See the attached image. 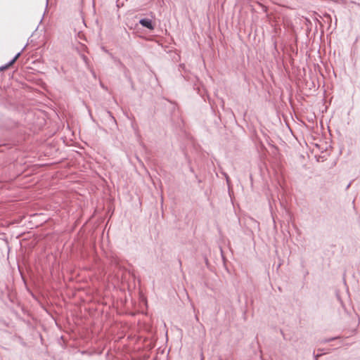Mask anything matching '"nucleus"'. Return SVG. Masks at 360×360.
<instances>
[{
	"label": "nucleus",
	"mask_w": 360,
	"mask_h": 360,
	"mask_svg": "<svg viewBox=\"0 0 360 360\" xmlns=\"http://www.w3.org/2000/svg\"><path fill=\"white\" fill-rule=\"evenodd\" d=\"M15 63L13 62V60H11L8 63H6L5 65L6 66L7 68H8L9 67H11V65H13Z\"/></svg>",
	"instance_id": "nucleus-4"
},
{
	"label": "nucleus",
	"mask_w": 360,
	"mask_h": 360,
	"mask_svg": "<svg viewBox=\"0 0 360 360\" xmlns=\"http://www.w3.org/2000/svg\"><path fill=\"white\" fill-rule=\"evenodd\" d=\"M322 354H323L322 353H321V354H315L314 353V358L315 359L318 360V358H319V357H320V356H322Z\"/></svg>",
	"instance_id": "nucleus-5"
},
{
	"label": "nucleus",
	"mask_w": 360,
	"mask_h": 360,
	"mask_svg": "<svg viewBox=\"0 0 360 360\" xmlns=\"http://www.w3.org/2000/svg\"><path fill=\"white\" fill-rule=\"evenodd\" d=\"M91 72L92 75L94 76V77H96V74H95L94 71L91 70Z\"/></svg>",
	"instance_id": "nucleus-7"
},
{
	"label": "nucleus",
	"mask_w": 360,
	"mask_h": 360,
	"mask_svg": "<svg viewBox=\"0 0 360 360\" xmlns=\"http://www.w3.org/2000/svg\"><path fill=\"white\" fill-rule=\"evenodd\" d=\"M319 350L321 352H323V349H319Z\"/></svg>",
	"instance_id": "nucleus-11"
},
{
	"label": "nucleus",
	"mask_w": 360,
	"mask_h": 360,
	"mask_svg": "<svg viewBox=\"0 0 360 360\" xmlns=\"http://www.w3.org/2000/svg\"><path fill=\"white\" fill-rule=\"evenodd\" d=\"M8 69L6 65H2L0 67V71Z\"/></svg>",
	"instance_id": "nucleus-6"
},
{
	"label": "nucleus",
	"mask_w": 360,
	"mask_h": 360,
	"mask_svg": "<svg viewBox=\"0 0 360 360\" xmlns=\"http://www.w3.org/2000/svg\"><path fill=\"white\" fill-rule=\"evenodd\" d=\"M340 337H333V338H325V339H323V340H321V343H327V342H329L330 341L337 340Z\"/></svg>",
	"instance_id": "nucleus-2"
},
{
	"label": "nucleus",
	"mask_w": 360,
	"mask_h": 360,
	"mask_svg": "<svg viewBox=\"0 0 360 360\" xmlns=\"http://www.w3.org/2000/svg\"><path fill=\"white\" fill-rule=\"evenodd\" d=\"M326 17H327V18H328L330 20H331V17H330V15L327 14V15H326Z\"/></svg>",
	"instance_id": "nucleus-8"
},
{
	"label": "nucleus",
	"mask_w": 360,
	"mask_h": 360,
	"mask_svg": "<svg viewBox=\"0 0 360 360\" xmlns=\"http://www.w3.org/2000/svg\"><path fill=\"white\" fill-rule=\"evenodd\" d=\"M225 176H226V181L229 182V176L226 174L225 175Z\"/></svg>",
	"instance_id": "nucleus-9"
},
{
	"label": "nucleus",
	"mask_w": 360,
	"mask_h": 360,
	"mask_svg": "<svg viewBox=\"0 0 360 360\" xmlns=\"http://www.w3.org/2000/svg\"><path fill=\"white\" fill-rule=\"evenodd\" d=\"M351 184L349 183L347 186V188H348L349 186H350Z\"/></svg>",
	"instance_id": "nucleus-10"
},
{
	"label": "nucleus",
	"mask_w": 360,
	"mask_h": 360,
	"mask_svg": "<svg viewBox=\"0 0 360 360\" xmlns=\"http://www.w3.org/2000/svg\"><path fill=\"white\" fill-rule=\"evenodd\" d=\"M25 47H26V46H24V48L21 50V51L18 52V53H17V54L13 57V58L12 59V60H13V62H14V63H15V62L18 59V58L20 56L22 51H24V49H25Z\"/></svg>",
	"instance_id": "nucleus-3"
},
{
	"label": "nucleus",
	"mask_w": 360,
	"mask_h": 360,
	"mask_svg": "<svg viewBox=\"0 0 360 360\" xmlns=\"http://www.w3.org/2000/svg\"><path fill=\"white\" fill-rule=\"evenodd\" d=\"M140 25H141L143 27H146L150 30H153L154 29V25L152 22V20L148 18H142L139 20Z\"/></svg>",
	"instance_id": "nucleus-1"
}]
</instances>
